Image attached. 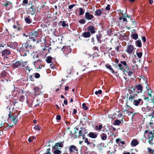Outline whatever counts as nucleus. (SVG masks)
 <instances>
[{"label": "nucleus", "instance_id": "a211bd4d", "mask_svg": "<svg viewBox=\"0 0 154 154\" xmlns=\"http://www.w3.org/2000/svg\"><path fill=\"white\" fill-rule=\"evenodd\" d=\"M135 88L137 90V93H141L143 91V87L140 84L136 85L135 87Z\"/></svg>", "mask_w": 154, "mask_h": 154}, {"label": "nucleus", "instance_id": "ddd939ff", "mask_svg": "<svg viewBox=\"0 0 154 154\" xmlns=\"http://www.w3.org/2000/svg\"><path fill=\"white\" fill-rule=\"evenodd\" d=\"M8 46L11 48L14 49L18 46V44L17 42L9 43L8 44Z\"/></svg>", "mask_w": 154, "mask_h": 154}, {"label": "nucleus", "instance_id": "4be33fe9", "mask_svg": "<svg viewBox=\"0 0 154 154\" xmlns=\"http://www.w3.org/2000/svg\"><path fill=\"white\" fill-rule=\"evenodd\" d=\"M83 37L85 38L90 37L91 34L89 32H85L82 34Z\"/></svg>", "mask_w": 154, "mask_h": 154}, {"label": "nucleus", "instance_id": "13d9d810", "mask_svg": "<svg viewBox=\"0 0 154 154\" xmlns=\"http://www.w3.org/2000/svg\"><path fill=\"white\" fill-rule=\"evenodd\" d=\"M106 9L107 10H109L110 9V5H108L106 7Z\"/></svg>", "mask_w": 154, "mask_h": 154}, {"label": "nucleus", "instance_id": "f3484780", "mask_svg": "<svg viewBox=\"0 0 154 154\" xmlns=\"http://www.w3.org/2000/svg\"><path fill=\"white\" fill-rule=\"evenodd\" d=\"M85 18L87 20H91L92 19L94 16L90 14L88 12H86L85 13Z\"/></svg>", "mask_w": 154, "mask_h": 154}, {"label": "nucleus", "instance_id": "a878e982", "mask_svg": "<svg viewBox=\"0 0 154 154\" xmlns=\"http://www.w3.org/2000/svg\"><path fill=\"white\" fill-rule=\"evenodd\" d=\"M60 23H62V26L63 27H68V24L66 21H60Z\"/></svg>", "mask_w": 154, "mask_h": 154}, {"label": "nucleus", "instance_id": "338daca9", "mask_svg": "<svg viewBox=\"0 0 154 154\" xmlns=\"http://www.w3.org/2000/svg\"><path fill=\"white\" fill-rule=\"evenodd\" d=\"M77 112V110L76 109H74L73 110V114H75Z\"/></svg>", "mask_w": 154, "mask_h": 154}, {"label": "nucleus", "instance_id": "2f4dec72", "mask_svg": "<svg viewBox=\"0 0 154 154\" xmlns=\"http://www.w3.org/2000/svg\"><path fill=\"white\" fill-rule=\"evenodd\" d=\"M121 123V121L118 119L115 120L114 122V125H119Z\"/></svg>", "mask_w": 154, "mask_h": 154}, {"label": "nucleus", "instance_id": "9b49d317", "mask_svg": "<svg viewBox=\"0 0 154 154\" xmlns=\"http://www.w3.org/2000/svg\"><path fill=\"white\" fill-rule=\"evenodd\" d=\"M138 95L136 94H132L130 95L128 99L131 102H132L133 100L137 99Z\"/></svg>", "mask_w": 154, "mask_h": 154}, {"label": "nucleus", "instance_id": "5701e85b", "mask_svg": "<svg viewBox=\"0 0 154 154\" xmlns=\"http://www.w3.org/2000/svg\"><path fill=\"white\" fill-rule=\"evenodd\" d=\"M118 67H119V69L122 71H123L124 74H125L126 70L123 67L121 63H119L118 65Z\"/></svg>", "mask_w": 154, "mask_h": 154}, {"label": "nucleus", "instance_id": "20e7f679", "mask_svg": "<svg viewBox=\"0 0 154 154\" xmlns=\"http://www.w3.org/2000/svg\"><path fill=\"white\" fill-rule=\"evenodd\" d=\"M63 146V144L62 143H57L53 147V150H54V154H60L61 152L58 149L59 147H62Z\"/></svg>", "mask_w": 154, "mask_h": 154}, {"label": "nucleus", "instance_id": "cd10ccee", "mask_svg": "<svg viewBox=\"0 0 154 154\" xmlns=\"http://www.w3.org/2000/svg\"><path fill=\"white\" fill-rule=\"evenodd\" d=\"M120 63L125 66V68L126 70H128L129 69V68L127 66V64L125 61H121Z\"/></svg>", "mask_w": 154, "mask_h": 154}, {"label": "nucleus", "instance_id": "c9c22d12", "mask_svg": "<svg viewBox=\"0 0 154 154\" xmlns=\"http://www.w3.org/2000/svg\"><path fill=\"white\" fill-rule=\"evenodd\" d=\"M25 21L26 23L29 24L31 23V20L29 18V17H26L25 18Z\"/></svg>", "mask_w": 154, "mask_h": 154}, {"label": "nucleus", "instance_id": "79ce46f5", "mask_svg": "<svg viewBox=\"0 0 154 154\" xmlns=\"http://www.w3.org/2000/svg\"><path fill=\"white\" fill-rule=\"evenodd\" d=\"M41 127L38 125H36L34 127V129L37 131H39L41 128Z\"/></svg>", "mask_w": 154, "mask_h": 154}, {"label": "nucleus", "instance_id": "4468645a", "mask_svg": "<svg viewBox=\"0 0 154 154\" xmlns=\"http://www.w3.org/2000/svg\"><path fill=\"white\" fill-rule=\"evenodd\" d=\"M87 29L91 34H94L95 32L96 29L92 25L88 27Z\"/></svg>", "mask_w": 154, "mask_h": 154}, {"label": "nucleus", "instance_id": "de8ad7c7", "mask_svg": "<svg viewBox=\"0 0 154 154\" xmlns=\"http://www.w3.org/2000/svg\"><path fill=\"white\" fill-rule=\"evenodd\" d=\"M151 107L149 106H147L146 108V112H149L151 109Z\"/></svg>", "mask_w": 154, "mask_h": 154}, {"label": "nucleus", "instance_id": "774afa93", "mask_svg": "<svg viewBox=\"0 0 154 154\" xmlns=\"http://www.w3.org/2000/svg\"><path fill=\"white\" fill-rule=\"evenodd\" d=\"M68 102L67 100H64V104L66 105L67 104Z\"/></svg>", "mask_w": 154, "mask_h": 154}, {"label": "nucleus", "instance_id": "c756f323", "mask_svg": "<svg viewBox=\"0 0 154 154\" xmlns=\"http://www.w3.org/2000/svg\"><path fill=\"white\" fill-rule=\"evenodd\" d=\"M135 44L136 46L139 48L140 47L142 46V44L140 40H138L136 41Z\"/></svg>", "mask_w": 154, "mask_h": 154}, {"label": "nucleus", "instance_id": "2eb2a0df", "mask_svg": "<svg viewBox=\"0 0 154 154\" xmlns=\"http://www.w3.org/2000/svg\"><path fill=\"white\" fill-rule=\"evenodd\" d=\"M29 34V38H36L38 36V32L36 31H32Z\"/></svg>", "mask_w": 154, "mask_h": 154}, {"label": "nucleus", "instance_id": "39448f33", "mask_svg": "<svg viewBox=\"0 0 154 154\" xmlns=\"http://www.w3.org/2000/svg\"><path fill=\"white\" fill-rule=\"evenodd\" d=\"M20 68L26 70H28L29 72L32 69H31L30 68L27 61H23L22 60H20Z\"/></svg>", "mask_w": 154, "mask_h": 154}, {"label": "nucleus", "instance_id": "f03ea898", "mask_svg": "<svg viewBox=\"0 0 154 154\" xmlns=\"http://www.w3.org/2000/svg\"><path fill=\"white\" fill-rule=\"evenodd\" d=\"M154 134V133L152 131L149 130L145 131L144 133V137L148 139L149 144L151 145H152L153 144V141Z\"/></svg>", "mask_w": 154, "mask_h": 154}, {"label": "nucleus", "instance_id": "4d7b16f0", "mask_svg": "<svg viewBox=\"0 0 154 154\" xmlns=\"http://www.w3.org/2000/svg\"><path fill=\"white\" fill-rule=\"evenodd\" d=\"M48 48V47L47 46H45V47H44V48H43V51H49V50H48V48ZM48 49H51V48H48Z\"/></svg>", "mask_w": 154, "mask_h": 154}, {"label": "nucleus", "instance_id": "c85d7f7f", "mask_svg": "<svg viewBox=\"0 0 154 154\" xmlns=\"http://www.w3.org/2000/svg\"><path fill=\"white\" fill-rule=\"evenodd\" d=\"M102 128V125H99V126L96 125L94 129L96 131H100Z\"/></svg>", "mask_w": 154, "mask_h": 154}, {"label": "nucleus", "instance_id": "052dcab7", "mask_svg": "<svg viewBox=\"0 0 154 154\" xmlns=\"http://www.w3.org/2000/svg\"><path fill=\"white\" fill-rule=\"evenodd\" d=\"M141 109H142V110L144 113H145L146 112V108L144 107H142V108Z\"/></svg>", "mask_w": 154, "mask_h": 154}, {"label": "nucleus", "instance_id": "f704fd0d", "mask_svg": "<svg viewBox=\"0 0 154 154\" xmlns=\"http://www.w3.org/2000/svg\"><path fill=\"white\" fill-rule=\"evenodd\" d=\"M102 11L100 9H98L95 11L96 15L97 16H100L102 14Z\"/></svg>", "mask_w": 154, "mask_h": 154}, {"label": "nucleus", "instance_id": "a19ab883", "mask_svg": "<svg viewBox=\"0 0 154 154\" xmlns=\"http://www.w3.org/2000/svg\"><path fill=\"white\" fill-rule=\"evenodd\" d=\"M24 97L23 95H20L19 99V101L23 102L24 100Z\"/></svg>", "mask_w": 154, "mask_h": 154}, {"label": "nucleus", "instance_id": "412c9836", "mask_svg": "<svg viewBox=\"0 0 154 154\" xmlns=\"http://www.w3.org/2000/svg\"><path fill=\"white\" fill-rule=\"evenodd\" d=\"M4 5L5 7H7L8 9L11 8L12 6L11 3L8 1H6L5 3L4 4Z\"/></svg>", "mask_w": 154, "mask_h": 154}, {"label": "nucleus", "instance_id": "423d86ee", "mask_svg": "<svg viewBox=\"0 0 154 154\" xmlns=\"http://www.w3.org/2000/svg\"><path fill=\"white\" fill-rule=\"evenodd\" d=\"M61 51H63L64 54L66 56L69 54L72 51L70 46H63V48L61 49Z\"/></svg>", "mask_w": 154, "mask_h": 154}, {"label": "nucleus", "instance_id": "37998d69", "mask_svg": "<svg viewBox=\"0 0 154 154\" xmlns=\"http://www.w3.org/2000/svg\"><path fill=\"white\" fill-rule=\"evenodd\" d=\"M29 45L27 44V42L24 43L22 45V47H23V48H25L26 49V48L28 47Z\"/></svg>", "mask_w": 154, "mask_h": 154}, {"label": "nucleus", "instance_id": "f257e3e1", "mask_svg": "<svg viewBox=\"0 0 154 154\" xmlns=\"http://www.w3.org/2000/svg\"><path fill=\"white\" fill-rule=\"evenodd\" d=\"M144 99L150 103L154 101V93L150 89H147L144 93Z\"/></svg>", "mask_w": 154, "mask_h": 154}, {"label": "nucleus", "instance_id": "b1692460", "mask_svg": "<svg viewBox=\"0 0 154 154\" xmlns=\"http://www.w3.org/2000/svg\"><path fill=\"white\" fill-rule=\"evenodd\" d=\"M34 5H32L31 7L29 9V11L32 15H33L35 13V11L34 9Z\"/></svg>", "mask_w": 154, "mask_h": 154}, {"label": "nucleus", "instance_id": "4c0bfd02", "mask_svg": "<svg viewBox=\"0 0 154 154\" xmlns=\"http://www.w3.org/2000/svg\"><path fill=\"white\" fill-rule=\"evenodd\" d=\"M97 39L98 42H99L100 43H101V41L100 40V38L101 37V35L100 34H98L96 35Z\"/></svg>", "mask_w": 154, "mask_h": 154}, {"label": "nucleus", "instance_id": "ea45409f", "mask_svg": "<svg viewBox=\"0 0 154 154\" xmlns=\"http://www.w3.org/2000/svg\"><path fill=\"white\" fill-rule=\"evenodd\" d=\"M131 37L133 39L136 40L138 38V35L137 34L134 33L132 35Z\"/></svg>", "mask_w": 154, "mask_h": 154}, {"label": "nucleus", "instance_id": "6e6d98bb", "mask_svg": "<svg viewBox=\"0 0 154 154\" xmlns=\"http://www.w3.org/2000/svg\"><path fill=\"white\" fill-rule=\"evenodd\" d=\"M40 76V74L38 73H36L35 75V77L36 78H38Z\"/></svg>", "mask_w": 154, "mask_h": 154}, {"label": "nucleus", "instance_id": "9d476101", "mask_svg": "<svg viewBox=\"0 0 154 154\" xmlns=\"http://www.w3.org/2000/svg\"><path fill=\"white\" fill-rule=\"evenodd\" d=\"M22 47H21L19 49V52L21 56H23V57L27 55V50L25 48H23Z\"/></svg>", "mask_w": 154, "mask_h": 154}, {"label": "nucleus", "instance_id": "0e129e2a", "mask_svg": "<svg viewBox=\"0 0 154 154\" xmlns=\"http://www.w3.org/2000/svg\"><path fill=\"white\" fill-rule=\"evenodd\" d=\"M27 0H23V3L25 4H27L28 3Z\"/></svg>", "mask_w": 154, "mask_h": 154}, {"label": "nucleus", "instance_id": "1a4fd4ad", "mask_svg": "<svg viewBox=\"0 0 154 154\" xmlns=\"http://www.w3.org/2000/svg\"><path fill=\"white\" fill-rule=\"evenodd\" d=\"M42 63V60L41 59L37 60L33 62V65L36 68L41 69L42 66H41Z\"/></svg>", "mask_w": 154, "mask_h": 154}, {"label": "nucleus", "instance_id": "6e6552de", "mask_svg": "<svg viewBox=\"0 0 154 154\" xmlns=\"http://www.w3.org/2000/svg\"><path fill=\"white\" fill-rule=\"evenodd\" d=\"M69 150L70 154H78V149L74 145H71L69 147Z\"/></svg>", "mask_w": 154, "mask_h": 154}, {"label": "nucleus", "instance_id": "680f3d73", "mask_svg": "<svg viewBox=\"0 0 154 154\" xmlns=\"http://www.w3.org/2000/svg\"><path fill=\"white\" fill-rule=\"evenodd\" d=\"M50 67L51 68L53 69V68H54V65L53 63H52L51 64H50Z\"/></svg>", "mask_w": 154, "mask_h": 154}, {"label": "nucleus", "instance_id": "7c9ffc66", "mask_svg": "<svg viewBox=\"0 0 154 154\" xmlns=\"http://www.w3.org/2000/svg\"><path fill=\"white\" fill-rule=\"evenodd\" d=\"M106 66L107 68L109 69L112 72L114 73V71L110 65L109 64H106Z\"/></svg>", "mask_w": 154, "mask_h": 154}, {"label": "nucleus", "instance_id": "72a5a7b5", "mask_svg": "<svg viewBox=\"0 0 154 154\" xmlns=\"http://www.w3.org/2000/svg\"><path fill=\"white\" fill-rule=\"evenodd\" d=\"M101 137L102 140H106L107 138L106 135L105 133H103L101 135Z\"/></svg>", "mask_w": 154, "mask_h": 154}, {"label": "nucleus", "instance_id": "393cba45", "mask_svg": "<svg viewBox=\"0 0 154 154\" xmlns=\"http://www.w3.org/2000/svg\"><path fill=\"white\" fill-rule=\"evenodd\" d=\"M138 144V142L136 140H133L131 143L132 146H135Z\"/></svg>", "mask_w": 154, "mask_h": 154}, {"label": "nucleus", "instance_id": "f8f14e48", "mask_svg": "<svg viewBox=\"0 0 154 154\" xmlns=\"http://www.w3.org/2000/svg\"><path fill=\"white\" fill-rule=\"evenodd\" d=\"M11 53V52L8 50L6 49L3 51L2 52V54L6 58H8V56Z\"/></svg>", "mask_w": 154, "mask_h": 154}, {"label": "nucleus", "instance_id": "864d4df0", "mask_svg": "<svg viewBox=\"0 0 154 154\" xmlns=\"http://www.w3.org/2000/svg\"><path fill=\"white\" fill-rule=\"evenodd\" d=\"M56 119L57 120H60L61 119V116L60 115H58L56 116Z\"/></svg>", "mask_w": 154, "mask_h": 154}, {"label": "nucleus", "instance_id": "58836bf2", "mask_svg": "<svg viewBox=\"0 0 154 154\" xmlns=\"http://www.w3.org/2000/svg\"><path fill=\"white\" fill-rule=\"evenodd\" d=\"M35 38H30L32 40V41H33V42H36V44H37V43H39V41L40 40L39 39H37Z\"/></svg>", "mask_w": 154, "mask_h": 154}, {"label": "nucleus", "instance_id": "bb28decb", "mask_svg": "<svg viewBox=\"0 0 154 154\" xmlns=\"http://www.w3.org/2000/svg\"><path fill=\"white\" fill-rule=\"evenodd\" d=\"M20 61L16 62L13 64V67L15 68H17L18 66L20 67Z\"/></svg>", "mask_w": 154, "mask_h": 154}, {"label": "nucleus", "instance_id": "09e8293b", "mask_svg": "<svg viewBox=\"0 0 154 154\" xmlns=\"http://www.w3.org/2000/svg\"><path fill=\"white\" fill-rule=\"evenodd\" d=\"M102 93V91L100 90H99L98 91H96L95 92V94L96 95H97L98 94H101Z\"/></svg>", "mask_w": 154, "mask_h": 154}, {"label": "nucleus", "instance_id": "dca6fc26", "mask_svg": "<svg viewBox=\"0 0 154 154\" xmlns=\"http://www.w3.org/2000/svg\"><path fill=\"white\" fill-rule=\"evenodd\" d=\"M81 130L79 131V136H83L86 134V130L85 128H81Z\"/></svg>", "mask_w": 154, "mask_h": 154}, {"label": "nucleus", "instance_id": "8fccbe9b", "mask_svg": "<svg viewBox=\"0 0 154 154\" xmlns=\"http://www.w3.org/2000/svg\"><path fill=\"white\" fill-rule=\"evenodd\" d=\"M85 22V19H82L79 20V22L81 24H84Z\"/></svg>", "mask_w": 154, "mask_h": 154}, {"label": "nucleus", "instance_id": "c03bdc74", "mask_svg": "<svg viewBox=\"0 0 154 154\" xmlns=\"http://www.w3.org/2000/svg\"><path fill=\"white\" fill-rule=\"evenodd\" d=\"M83 108L85 110H86L88 109V108L86 106V104L85 103H83L82 105Z\"/></svg>", "mask_w": 154, "mask_h": 154}, {"label": "nucleus", "instance_id": "e433bc0d", "mask_svg": "<svg viewBox=\"0 0 154 154\" xmlns=\"http://www.w3.org/2000/svg\"><path fill=\"white\" fill-rule=\"evenodd\" d=\"M79 15H82L84 13V11L83 9L82 8H80L79 10Z\"/></svg>", "mask_w": 154, "mask_h": 154}, {"label": "nucleus", "instance_id": "e2e57ef3", "mask_svg": "<svg viewBox=\"0 0 154 154\" xmlns=\"http://www.w3.org/2000/svg\"><path fill=\"white\" fill-rule=\"evenodd\" d=\"M29 78L31 81H33V77L32 75H30L29 76Z\"/></svg>", "mask_w": 154, "mask_h": 154}, {"label": "nucleus", "instance_id": "0eeeda50", "mask_svg": "<svg viewBox=\"0 0 154 154\" xmlns=\"http://www.w3.org/2000/svg\"><path fill=\"white\" fill-rule=\"evenodd\" d=\"M132 103L134 105L138 106H142L143 104V101L142 99L139 98L137 99H136V100H133Z\"/></svg>", "mask_w": 154, "mask_h": 154}, {"label": "nucleus", "instance_id": "7ed1b4c3", "mask_svg": "<svg viewBox=\"0 0 154 154\" xmlns=\"http://www.w3.org/2000/svg\"><path fill=\"white\" fill-rule=\"evenodd\" d=\"M18 115L17 113H15L13 114V113H11V112H10L8 114V121L10 120L12 121L13 123L16 124L17 121V117Z\"/></svg>", "mask_w": 154, "mask_h": 154}, {"label": "nucleus", "instance_id": "aec40b11", "mask_svg": "<svg viewBox=\"0 0 154 154\" xmlns=\"http://www.w3.org/2000/svg\"><path fill=\"white\" fill-rule=\"evenodd\" d=\"M134 47L132 45H130L128 47L127 52L129 54H131L134 50Z\"/></svg>", "mask_w": 154, "mask_h": 154}, {"label": "nucleus", "instance_id": "bf43d9fd", "mask_svg": "<svg viewBox=\"0 0 154 154\" xmlns=\"http://www.w3.org/2000/svg\"><path fill=\"white\" fill-rule=\"evenodd\" d=\"M142 41L144 42H146V38L145 37L143 36L142 37Z\"/></svg>", "mask_w": 154, "mask_h": 154}, {"label": "nucleus", "instance_id": "3c124183", "mask_svg": "<svg viewBox=\"0 0 154 154\" xmlns=\"http://www.w3.org/2000/svg\"><path fill=\"white\" fill-rule=\"evenodd\" d=\"M84 141L85 143H86L88 145H89L91 144L90 142H89L88 141V139L87 138H85V139Z\"/></svg>", "mask_w": 154, "mask_h": 154}, {"label": "nucleus", "instance_id": "6ab92c4d", "mask_svg": "<svg viewBox=\"0 0 154 154\" xmlns=\"http://www.w3.org/2000/svg\"><path fill=\"white\" fill-rule=\"evenodd\" d=\"M97 134H98L96 133L91 132L88 134V135L91 138H95L97 137Z\"/></svg>", "mask_w": 154, "mask_h": 154}, {"label": "nucleus", "instance_id": "a18cd8bd", "mask_svg": "<svg viewBox=\"0 0 154 154\" xmlns=\"http://www.w3.org/2000/svg\"><path fill=\"white\" fill-rule=\"evenodd\" d=\"M136 54L137 57L139 58H141L142 55V53L141 52L139 53H137Z\"/></svg>", "mask_w": 154, "mask_h": 154}, {"label": "nucleus", "instance_id": "473e14b6", "mask_svg": "<svg viewBox=\"0 0 154 154\" xmlns=\"http://www.w3.org/2000/svg\"><path fill=\"white\" fill-rule=\"evenodd\" d=\"M52 58L51 56H48L46 58V61L48 63H51Z\"/></svg>", "mask_w": 154, "mask_h": 154}, {"label": "nucleus", "instance_id": "69168bd1", "mask_svg": "<svg viewBox=\"0 0 154 154\" xmlns=\"http://www.w3.org/2000/svg\"><path fill=\"white\" fill-rule=\"evenodd\" d=\"M32 138L29 137L28 139V141L29 142H31L32 141Z\"/></svg>", "mask_w": 154, "mask_h": 154}, {"label": "nucleus", "instance_id": "603ef678", "mask_svg": "<svg viewBox=\"0 0 154 154\" xmlns=\"http://www.w3.org/2000/svg\"><path fill=\"white\" fill-rule=\"evenodd\" d=\"M75 4H72L71 5H69V6L68 8L69 9H72V8H73V7L75 6Z\"/></svg>", "mask_w": 154, "mask_h": 154}, {"label": "nucleus", "instance_id": "49530a36", "mask_svg": "<svg viewBox=\"0 0 154 154\" xmlns=\"http://www.w3.org/2000/svg\"><path fill=\"white\" fill-rule=\"evenodd\" d=\"M126 72L128 73V75L129 76H130L132 73V70H129L128 72H127L126 71Z\"/></svg>", "mask_w": 154, "mask_h": 154}, {"label": "nucleus", "instance_id": "5fc2aeb1", "mask_svg": "<svg viewBox=\"0 0 154 154\" xmlns=\"http://www.w3.org/2000/svg\"><path fill=\"white\" fill-rule=\"evenodd\" d=\"M124 112H126L127 113H128V115H129L130 114H131L132 113V112H131V111H128L127 110H124Z\"/></svg>", "mask_w": 154, "mask_h": 154}]
</instances>
